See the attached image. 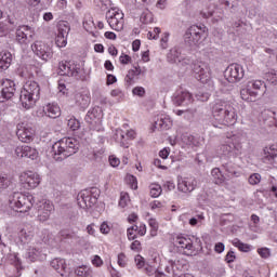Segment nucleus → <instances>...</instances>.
<instances>
[{
	"mask_svg": "<svg viewBox=\"0 0 277 277\" xmlns=\"http://www.w3.org/2000/svg\"><path fill=\"white\" fill-rule=\"evenodd\" d=\"M212 127L222 129L223 127H233L237 122L235 107L228 102L217 100L212 106Z\"/></svg>",
	"mask_w": 277,
	"mask_h": 277,
	"instance_id": "f257e3e1",
	"label": "nucleus"
},
{
	"mask_svg": "<svg viewBox=\"0 0 277 277\" xmlns=\"http://www.w3.org/2000/svg\"><path fill=\"white\" fill-rule=\"evenodd\" d=\"M79 151V141L74 137H64L55 142L51 148L54 161L62 162Z\"/></svg>",
	"mask_w": 277,
	"mask_h": 277,
	"instance_id": "f03ea898",
	"label": "nucleus"
},
{
	"mask_svg": "<svg viewBox=\"0 0 277 277\" xmlns=\"http://www.w3.org/2000/svg\"><path fill=\"white\" fill-rule=\"evenodd\" d=\"M40 100V84L36 81H28L25 83L19 94V101L25 109H31Z\"/></svg>",
	"mask_w": 277,
	"mask_h": 277,
	"instance_id": "7ed1b4c3",
	"label": "nucleus"
},
{
	"mask_svg": "<svg viewBox=\"0 0 277 277\" xmlns=\"http://www.w3.org/2000/svg\"><path fill=\"white\" fill-rule=\"evenodd\" d=\"M267 92V85L262 80H251L247 82V85L240 90V96L242 101L248 103H254L258 96H263Z\"/></svg>",
	"mask_w": 277,
	"mask_h": 277,
	"instance_id": "20e7f679",
	"label": "nucleus"
},
{
	"mask_svg": "<svg viewBox=\"0 0 277 277\" xmlns=\"http://www.w3.org/2000/svg\"><path fill=\"white\" fill-rule=\"evenodd\" d=\"M58 75L63 77H74V79H77V81L88 80L85 70L81 68L80 64L75 63V61H62L58 64Z\"/></svg>",
	"mask_w": 277,
	"mask_h": 277,
	"instance_id": "39448f33",
	"label": "nucleus"
},
{
	"mask_svg": "<svg viewBox=\"0 0 277 277\" xmlns=\"http://www.w3.org/2000/svg\"><path fill=\"white\" fill-rule=\"evenodd\" d=\"M9 202L11 209H14L17 213H29L34 207V195L13 193Z\"/></svg>",
	"mask_w": 277,
	"mask_h": 277,
	"instance_id": "423d86ee",
	"label": "nucleus"
},
{
	"mask_svg": "<svg viewBox=\"0 0 277 277\" xmlns=\"http://www.w3.org/2000/svg\"><path fill=\"white\" fill-rule=\"evenodd\" d=\"M206 31L207 28L205 26H190L184 35V42L186 47H189V49L200 47V40H202V38H207Z\"/></svg>",
	"mask_w": 277,
	"mask_h": 277,
	"instance_id": "0eeeda50",
	"label": "nucleus"
},
{
	"mask_svg": "<svg viewBox=\"0 0 277 277\" xmlns=\"http://www.w3.org/2000/svg\"><path fill=\"white\" fill-rule=\"evenodd\" d=\"M98 196H101V190L96 187L81 190L77 197L78 206L80 209H91L97 202Z\"/></svg>",
	"mask_w": 277,
	"mask_h": 277,
	"instance_id": "6e6552de",
	"label": "nucleus"
},
{
	"mask_svg": "<svg viewBox=\"0 0 277 277\" xmlns=\"http://www.w3.org/2000/svg\"><path fill=\"white\" fill-rule=\"evenodd\" d=\"M241 143L237 135L227 136L226 141L220 146L221 155L225 157H237L241 155Z\"/></svg>",
	"mask_w": 277,
	"mask_h": 277,
	"instance_id": "1a4fd4ad",
	"label": "nucleus"
},
{
	"mask_svg": "<svg viewBox=\"0 0 277 277\" xmlns=\"http://www.w3.org/2000/svg\"><path fill=\"white\" fill-rule=\"evenodd\" d=\"M36 38V30L31 26L22 25L15 30V42L21 47H29Z\"/></svg>",
	"mask_w": 277,
	"mask_h": 277,
	"instance_id": "9d476101",
	"label": "nucleus"
},
{
	"mask_svg": "<svg viewBox=\"0 0 277 277\" xmlns=\"http://www.w3.org/2000/svg\"><path fill=\"white\" fill-rule=\"evenodd\" d=\"M106 21L115 31L124 29V13L120 10L111 9L106 12Z\"/></svg>",
	"mask_w": 277,
	"mask_h": 277,
	"instance_id": "9b49d317",
	"label": "nucleus"
},
{
	"mask_svg": "<svg viewBox=\"0 0 277 277\" xmlns=\"http://www.w3.org/2000/svg\"><path fill=\"white\" fill-rule=\"evenodd\" d=\"M245 75L243 67L237 63L229 65L224 71V77L228 83H238Z\"/></svg>",
	"mask_w": 277,
	"mask_h": 277,
	"instance_id": "f8f14e48",
	"label": "nucleus"
},
{
	"mask_svg": "<svg viewBox=\"0 0 277 277\" xmlns=\"http://www.w3.org/2000/svg\"><path fill=\"white\" fill-rule=\"evenodd\" d=\"M55 211V206L53 202L47 199H42L37 203V217L39 222H47L51 217V213Z\"/></svg>",
	"mask_w": 277,
	"mask_h": 277,
	"instance_id": "ddd939ff",
	"label": "nucleus"
},
{
	"mask_svg": "<svg viewBox=\"0 0 277 277\" xmlns=\"http://www.w3.org/2000/svg\"><path fill=\"white\" fill-rule=\"evenodd\" d=\"M32 52L37 57L42 60L43 62H49L51 57H53V50L49 44L42 42V41H35L34 44H31Z\"/></svg>",
	"mask_w": 277,
	"mask_h": 277,
	"instance_id": "4468645a",
	"label": "nucleus"
},
{
	"mask_svg": "<svg viewBox=\"0 0 277 277\" xmlns=\"http://www.w3.org/2000/svg\"><path fill=\"white\" fill-rule=\"evenodd\" d=\"M167 62H169V64H176V66H189L192 58L185 57V55L181 53V49L173 48L167 54Z\"/></svg>",
	"mask_w": 277,
	"mask_h": 277,
	"instance_id": "2eb2a0df",
	"label": "nucleus"
},
{
	"mask_svg": "<svg viewBox=\"0 0 277 277\" xmlns=\"http://www.w3.org/2000/svg\"><path fill=\"white\" fill-rule=\"evenodd\" d=\"M16 93V83L12 80H5L0 84V103L10 101Z\"/></svg>",
	"mask_w": 277,
	"mask_h": 277,
	"instance_id": "dca6fc26",
	"label": "nucleus"
},
{
	"mask_svg": "<svg viewBox=\"0 0 277 277\" xmlns=\"http://www.w3.org/2000/svg\"><path fill=\"white\" fill-rule=\"evenodd\" d=\"M34 129L27 126V123L22 122L17 124L16 135L19 142H24V144H29V142L34 141Z\"/></svg>",
	"mask_w": 277,
	"mask_h": 277,
	"instance_id": "f3484780",
	"label": "nucleus"
},
{
	"mask_svg": "<svg viewBox=\"0 0 277 277\" xmlns=\"http://www.w3.org/2000/svg\"><path fill=\"white\" fill-rule=\"evenodd\" d=\"M26 189H36L40 185V174L28 171L22 174L21 176Z\"/></svg>",
	"mask_w": 277,
	"mask_h": 277,
	"instance_id": "a211bd4d",
	"label": "nucleus"
},
{
	"mask_svg": "<svg viewBox=\"0 0 277 277\" xmlns=\"http://www.w3.org/2000/svg\"><path fill=\"white\" fill-rule=\"evenodd\" d=\"M175 246L181 248L183 253L188 256L195 252L194 241L189 237L177 236L175 238Z\"/></svg>",
	"mask_w": 277,
	"mask_h": 277,
	"instance_id": "6ab92c4d",
	"label": "nucleus"
},
{
	"mask_svg": "<svg viewBox=\"0 0 277 277\" xmlns=\"http://www.w3.org/2000/svg\"><path fill=\"white\" fill-rule=\"evenodd\" d=\"M15 155L17 157H26L27 159H38V149L28 145L17 146L15 148Z\"/></svg>",
	"mask_w": 277,
	"mask_h": 277,
	"instance_id": "aec40b11",
	"label": "nucleus"
},
{
	"mask_svg": "<svg viewBox=\"0 0 277 277\" xmlns=\"http://www.w3.org/2000/svg\"><path fill=\"white\" fill-rule=\"evenodd\" d=\"M51 267L55 269L61 276L68 277L70 276V268L66 265V260L64 259H54L50 263Z\"/></svg>",
	"mask_w": 277,
	"mask_h": 277,
	"instance_id": "412c9836",
	"label": "nucleus"
},
{
	"mask_svg": "<svg viewBox=\"0 0 277 277\" xmlns=\"http://www.w3.org/2000/svg\"><path fill=\"white\" fill-rule=\"evenodd\" d=\"M193 103L192 94L187 91H177L173 96V104L181 105H190Z\"/></svg>",
	"mask_w": 277,
	"mask_h": 277,
	"instance_id": "4be33fe9",
	"label": "nucleus"
},
{
	"mask_svg": "<svg viewBox=\"0 0 277 277\" xmlns=\"http://www.w3.org/2000/svg\"><path fill=\"white\" fill-rule=\"evenodd\" d=\"M177 189L180 192H183L184 194H190V192H194L196 189V181L192 179H185L179 182Z\"/></svg>",
	"mask_w": 277,
	"mask_h": 277,
	"instance_id": "5701e85b",
	"label": "nucleus"
},
{
	"mask_svg": "<svg viewBox=\"0 0 277 277\" xmlns=\"http://www.w3.org/2000/svg\"><path fill=\"white\" fill-rule=\"evenodd\" d=\"M277 150L274 147H265L264 156L262 158L263 163H269L271 166L276 163Z\"/></svg>",
	"mask_w": 277,
	"mask_h": 277,
	"instance_id": "b1692460",
	"label": "nucleus"
},
{
	"mask_svg": "<svg viewBox=\"0 0 277 277\" xmlns=\"http://www.w3.org/2000/svg\"><path fill=\"white\" fill-rule=\"evenodd\" d=\"M76 105L80 107V109H88L90 106V95L83 93H76L75 94Z\"/></svg>",
	"mask_w": 277,
	"mask_h": 277,
	"instance_id": "393cba45",
	"label": "nucleus"
},
{
	"mask_svg": "<svg viewBox=\"0 0 277 277\" xmlns=\"http://www.w3.org/2000/svg\"><path fill=\"white\" fill-rule=\"evenodd\" d=\"M12 65V53L2 52L0 53V72L8 70Z\"/></svg>",
	"mask_w": 277,
	"mask_h": 277,
	"instance_id": "a878e982",
	"label": "nucleus"
},
{
	"mask_svg": "<svg viewBox=\"0 0 277 277\" xmlns=\"http://www.w3.org/2000/svg\"><path fill=\"white\" fill-rule=\"evenodd\" d=\"M44 113L49 118H60V116H62V109H60V106L56 104H49L45 107Z\"/></svg>",
	"mask_w": 277,
	"mask_h": 277,
	"instance_id": "bb28decb",
	"label": "nucleus"
},
{
	"mask_svg": "<svg viewBox=\"0 0 277 277\" xmlns=\"http://www.w3.org/2000/svg\"><path fill=\"white\" fill-rule=\"evenodd\" d=\"M101 116V108L94 107L88 111V114L84 117L85 122L88 124H93V122Z\"/></svg>",
	"mask_w": 277,
	"mask_h": 277,
	"instance_id": "cd10ccee",
	"label": "nucleus"
},
{
	"mask_svg": "<svg viewBox=\"0 0 277 277\" xmlns=\"http://www.w3.org/2000/svg\"><path fill=\"white\" fill-rule=\"evenodd\" d=\"M75 274L78 277H92V268L88 265H81L75 268Z\"/></svg>",
	"mask_w": 277,
	"mask_h": 277,
	"instance_id": "c85d7f7f",
	"label": "nucleus"
},
{
	"mask_svg": "<svg viewBox=\"0 0 277 277\" xmlns=\"http://www.w3.org/2000/svg\"><path fill=\"white\" fill-rule=\"evenodd\" d=\"M40 256H41V252L39 251V249H36V248L29 249L26 252V259L30 263H36V261H38Z\"/></svg>",
	"mask_w": 277,
	"mask_h": 277,
	"instance_id": "c756f323",
	"label": "nucleus"
},
{
	"mask_svg": "<svg viewBox=\"0 0 277 277\" xmlns=\"http://www.w3.org/2000/svg\"><path fill=\"white\" fill-rule=\"evenodd\" d=\"M156 127L162 129L163 131H168V129L172 128V120L168 117L160 118L158 121L155 122Z\"/></svg>",
	"mask_w": 277,
	"mask_h": 277,
	"instance_id": "7c9ffc66",
	"label": "nucleus"
},
{
	"mask_svg": "<svg viewBox=\"0 0 277 277\" xmlns=\"http://www.w3.org/2000/svg\"><path fill=\"white\" fill-rule=\"evenodd\" d=\"M34 237V233L30 230H27L25 228L21 229L18 233V238L22 243H29L31 241V238Z\"/></svg>",
	"mask_w": 277,
	"mask_h": 277,
	"instance_id": "2f4dec72",
	"label": "nucleus"
},
{
	"mask_svg": "<svg viewBox=\"0 0 277 277\" xmlns=\"http://www.w3.org/2000/svg\"><path fill=\"white\" fill-rule=\"evenodd\" d=\"M196 80L200 81V83H209V75L205 71V68L199 66V69H196Z\"/></svg>",
	"mask_w": 277,
	"mask_h": 277,
	"instance_id": "473e14b6",
	"label": "nucleus"
},
{
	"mask_svg": "<svg viewBox=\"0 0 277 277\" xmlns=\"http://www.w3.org/2000/svg\"><path fill=\"white\" fill-rule=\"evenodd\" d=\"M68 34H70V25L68 24V22H61L58 24L57 36H63L65 38H68Z\"/></svg>",
	"mask_w": 277,
	"mask_h": 277,
	"instance_id": "72a5a7b5",
	"label": "nucleus"
},
{
	"mask_svg": "<svg viewBox=\"0 0 277 277\" xmlns=\"http://www.w3.org/2000/svg\"><path fill=\"white\" fill-rule=\"evenodd\" d=\"M67 127L70 131H79V129H81V122H79L75 116H71L67 119Z\"/></svg>",
	"mask_w": 277,
	"mask_h": 277,
	"instance_id": "f704fd0d",
	"label": "nucleus"
},
{
	"mask_svg": "<svg viewBox=\"0 0 277 277\" xmlns=\"http://www.w3.org/2000/svg\"><path fill=\"white\" fill-rule=\"evenodd\" d=\"M135 77H137L135 70L130 69L124 78V83L127 88H131V85L135 83Z\"/></svg>",
	"mask_w": 277,
	"mask_h": 277,
	"instance_id": "c9c22d12",
	"label": "nucleus"
},
{
	"mask_svg": "<svg viewBox=\"0 0 277 277\" xmlns=\"http://www.w3.org/2000/svg\"><path fill=\"white\" fill-rule=\"evenodd\" d=\"M211 176H212V181L213 183H215V185H220V183H223L224 181V175H222V171H220L219 168H215L211 171Z\"/></svg>",
	"mask_w": 277,
	"mask_h": 277,
	"instance_id": "e433bc0d",
	"label": "nucleus"
},
{
	"mask_svg": "<svg viewBox=\"0 0 277 277\" xmlns=\"http://www.w3.org/2000/svg\"><path fill=\"white\" fill-rule=\"evenodd\" d=\"M233 245L238 248V250H240V252H250V250H252V246L248 245V243H243L240 240L235 239L233 241Z\"/></svg>",
	"mask_w": 277,
	"mask_h": 277,
	"instance_id": "4c0bfd02",
	"label": "nucleus"
},
{
	"mask_svg": "<svg viewBox=\"0 0 277 277\" xmlns=\"http://www.w3.org/2000/svg\"><path fill=\"white\" fill-rule=\"evenodd\" d=\"M12 185V181L6 174L0 173V189H8Z\"/></svg>",
	"mask_w": 277,
	"mask_h": 277,
	"instance_id": "58836bf2",
	"label": "nucleus"
},
{
	"mask_svg": "<svg viewBox=\"0 0 277 277\" xmlns=\"http://www.w3.org/2000/svg\"><path fill=\"white\" fill-rule=\"evenodd\" d=\"M114 137L118 144H120L121 146H124V142H127V138L124 136V131L116 130Z\"/></svg>",
	"mask_w": 277,
	"mask_h": 277,
	"instance_id": "ea45409f",
	"label": "nucleus"
},
{
	"mask_svg": "<svg viewBox=\"0 0 277 277\" xmlns=\"http://www.w3.org/2000/svg\"><path fill=\"white\" fill-rule=\"evenodd\" d=\"M161 192H163L161 189V185H159V184L151 185V188H150L151 198H159V196H161Z\"/></svg>",
	"mask_w": 277,
	"mask_h": 277,
	"instance_id": "a19ab883",
	"label": "nucleus"
},
{
	"mask_svg": "<svg viewBox=\"0 0 277 277\" xmlns=\"http://www.w3.org/2000/svg\"><path fill=\"white\" fill-rule=\"evenodd\" d=\"M61 237H62V239H79L77 234L75 232H70V230H62Z\"/></svg>",
	"mask_w": 277,
	"mask_h": 277,
	"instance_id": "79ce46f5",
	"label": "nucleus"
},
{
	"mask_svg": "<svg viewBox=\"0 0 277 277\" xmlns=\"http://www.w3.org/2000/svg\"><path fill=\"white\" fill-rule=\"evenodd\" d=\"M56 45L60 47V49L66 47L68 44V37H64L62 35L56 36Z\"/></svg>",
	"mask_w": 277,
	"mask_h": 277,
	"instance_id": "37998d69",
	"label": "nucleus"
},
{
	"mask_svg": "<svg viewBox=\"0 0 277 277\" xmlns=\"http://www.w3.org/2000/svg\"><path fill=\"white\" fill-rule=\"evenodd\" d=\"M149 226L151 228V230H150L151 237L157 236V230L159 229V224L157 223V220L150 219L149 220Z\"/></svg>",
	"mask_w": 277,
	"mask_h": 277,
	"instance_id": "c03bdc74",
	"label": "nucleus"
},
{
	"mask_svg": "<svg viewBox=\"0 0 277 277\" xmlns=\"http://www.w3.org/2000/svg\"><path fill=\"white\" fill-rule=\"evenodd\" d=\"M249 184L250 185H259V183H261V174L259 173H252L250 176H249Z\"/></svg>",
	"mask_w": 277,
	"mask_h": 277,
	"instance_id": "a18cd8bd",
	"label": "nucleus"
},
{
	"mask_svg": "<svg viewBox=\"0 0 277 277\" xmlns=\"http://www.w3.org/2000/svg\"><path fill=\"white\" fill-rule=\"evenodd\" d=\"M258 254H260L262 259H269V256H272V253L268 248L258 249Z\"/></svg>",
	"mask_w": 277,
	"mask_h": 277,
	"instance_id": "49530a36",
	"label": "nucleus"
},
{
	"mask_svg": "<svg viewBox=\"0 0 277 277\" xmlns=\"http://www.w3.org/2000/svg\"><path fill=\"white\" fill-rule=\"evenodd\" d=\"M141 23H143L144 25H148L153 23V14L150 13L143 14L141 16Z\"/></svg>",
	"mask_w": 277,
	"mask_h": 277,
	"instance_id": "de8ad7c7",
	"label": "nucleus"
},
{
	"mask_svg": "<svg viewBox=\"0 0 277 277\" xmlns=\"http://www.w3.org/2000/svg\"><path fill=\"white\" fill-rule=\"evenodd\" d=\"M128 183L132 189H137V177L128 175Z\"/></svg>",
	"mask_w": 277,
	"mask_h": 277,
	"instance_id": "09e8293b",
	"label": "nucleus"
},
{
	"mask_svg": "<svg viewBox=\"0 0 277 277\" xmlns=\"http://www.w3.org/2000/svg\"><path fill=\"white\" fill-rule=\"evenodd\" d=\"M118 265L119 267H127V255L124 253L118 254Z\"/></svg>",
	"mask_w": 277,
	"mask_h": 277,
	"instance_id": "8fccbe9b",
	"label": "nucleus"
},
{
	"mask_svg": "<svg viewBox=\"0 0 277 277\" xmlns=\"http://www.w3.org/2000/svg\"><path fill=\"white\" fill-rule=\"evenodd\" d=\"M226 172L228 173V176H239V172H237L233 166L230 164H225L224 166Z\"/></svg>",
	"mask_w": 277,
	"mask_h": 277,
	"instance_id": "3c124183",
	"label": "nucleus"
},
{
	"mask_svg": "<svg viewBox=\"0 0 277 277\" xmlns=\"http://www.w3.org/2000/svg\"><path fill=\"white\" fill-rule=\"evenodd\" d=\"M134 96H144L146 94V90L143 87H136L132 90Z\"/></svg>",
	"mask_w": 277,
	"mask_h": 277,
	"instance_id": "603ef678",
	"label": "nucleus"
},
{
	"mask_svg": "<svg viewBox=\"0 0 277 277\" xmlns=\"http://www.w3.org/2000/svg\"><path fill=\"white\" fill-rule=\"evenodd\" d=\"M134 74L136 75V77H140V75L142 76V77H144V75H146V67H140V66H135L134 67Z\"/></svg>",
	"mask_w": 277,
	"mask_h": 277,
	"instance_id": "864d4df0",
	"label": "nucleus"
},
{
	"mask_svg": "<svg viewBox=\"0 0 277 277\" xmlns=\"http://www.w3.org/2000/svg\"><path fill=\"white\" fill-rule=\"evenodd\" d=\"M196 98H197V101H201V103H207V101H209V93L199 92L196 95Z\"/></svg>",
	"mask_w": 277,
	"mask_h": 277,
	"instance_id": "5fc2aeb1",
	"label": "nucleus"
},
{
	"mask_svg": "<svg viewBox=\"0 0 277 277\" xmlns=\"http://www.w3.org/2000/svg\"><path fill=\"white\" fill-rule=\"evenodd\" d=\"M109 163L113 168H118L120 166V159L117 158L116 156H110Z\"/></svg>",
	"mask_w": 277,
	"mask_h": 277,
	"instance_id": "6e6d98bb",
	"label": "nucleus"
},
{
	"mask_svg": "<svg viewBox=\"0 0 277 277\" xmlns=\"http://www.w3.org/2000/svg\"><path fill=\"white\" fill-rule=\"evenodd\" d=\"M168 38H170V34L164 32V36L160 39V45L162 49H168Z\"/></svg>",
	"mask_w": 277,
	"mask_h": 277,
	"instance_id": "4d7b16f0",
	"label": "nucleus"
},
{
	"mask_svg": "<svg viewBox=\"0 0 277 277\" xmlns=\"http://www.w3.org/2000/svg\"><path fill=\"white\" fill-rule=\"evenodd\" d=\"M235 251H229L225 256L226 263H235Z\"/></svg>",
	"mask_w": 277,
	"mask_h": 277,
	"instance_id": "13d9d810",
	"label": "nucleus"
},
{
	"mask_svg": "<svg viewBox=\"0 0 277 277\" xmlns=\"http://www.w3.org/2000/svg\"><path fill=\"white\" fill-rule=\"evenodd\" d=\"M134 261L138 269H142V267H144V259L142 258V255H136Z\"/></svg>",
	"mask_w": 277,
	"mask_h": 277,
	"instance_id": "bf43d9fd",
	"label": "nucleus"
},
{
	"mask_svg": "<svg viewBox=\"0 0 277 277\" xmlns=\"http://www.w3.org/2000/svg\"><path fill=\"white\" fill-rule=\"evenodd\" d=\"M225 248H226V247L224 246L223 242H217V243H215V246H214V251H215L217 254H222V252H224Z\"/></svg>",
	"mask_w": 277,
	"mask_h": 277,
	"instance_id": "052dcab7",
	"label": "nucleus"
},
{
	"mask_svg": "<svg viewBox=\"0 0 277 277\" xmlns=\"http://www.w3.org/2000/svg\"><path fill=\"white\" fill-rule=\"evenodd\" d=\"M133 230H135V227H129L128 228V239H129V241H133V240L137 239V236L133 233Z\"/></svg>",
	"mask_w": 277,
	"mask_h": 277,
	"instance_id": "680f3d73",
	"label": "nucleus"
},
{
	"mask_svg": "<svg viewBox=\"0 0 277 277\" xmlns=\"http://www.w3.org/2000/svg\"><path fill=\"white\" fill-rule=\"evenodd\" d=\"M101 233H103V235H108L110 228L109 225L106 222H103L101 227H100Z\"/></svg>",
	"mask_w": 277,
	"mask_h": 277,
	"instance_id": "e2e57ef3",
	"label": "nucleus"
},
{
	"mask_svg": "<svg viewBox=\"0 0 277 277\" xmlns=\"http://www.w3.org/2000/svg\"><path fill=\"white\" fill-rule=\"evenodd\" d=\"M92 263L95 267H101L103 265V260L98 255H94Z\"/></svg>",
	"mask_w": 277,
	"mask_h": 277,
	"instance_id": "0e129e2a",
	"label": "nucleus"
},
{
	"mask_svg": "<svg viewBox=\"0 0 277 277\" xmlns=\"http://www.w3.org/2000/svg\"><path fill=\"white\" fill-rule=\"evenodd\" d=\"M145 274H147V276H155V274H157V268L153 266H146Z\"/></svg>",
	"mask_w": 277,
	"mask_h": 277,
	"instance_id": "69168bd1",
	"label": "nucleus"
},
{
	"mask_svg": "<svg viewBox=\"0 0 277 277\" xmlns=\"http://www.w3.org/2000/svg\"><path fill=\"white\" fill-rule=\"evenodd\" d=\"M110 96L116 97L118 96L119 98H122L124 96V93L120 89H115L110 92Z\"/></svg>",
	"mask_w": 277,
	"mask_h": 277,
	"instance_id": "338daca9",
	"label": "nucleus"
},
{
	"mask_svg": "<svg viewBox=\"0 0 277 277\" xmlns=\"http://www.w3.org/2000/svg\"><path fill=\"white\" fill-rule=\"evenodd\" d=\"M120 64H129L131 62V56L124 54L119 58Z\"/></svg>",
	"mask_w": 277,
	"mask_h": 277,
	"instance_id": "774afa93",
	"label": "nucleus"
}]
</instances>
